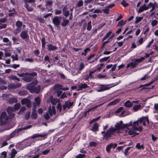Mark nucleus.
Segmentation results:
<instances>
[{
    "mask_svg": "<svg viewBox=\"0 0 158 158\" xmlns=\"http://www.w3.org/2000/svg\"><path fill=\"white\" fill-rule=\"evenodd\" d=\"M9 114V115L10 118H13L15 115V114L12 113V112H9L8 113Z\"/></svg>",
    "mask_w": 158,
    "mask_h": 158,
    "instance_id": "nucleus-63",
    "label": "nucleus"
},
{
    "mask_svg": "<svg viewBox=\"0 0 158 158\" xmlns=\"http://www.w3.org/2000/svg\"><path fill=\"white\" fill-rule=\"evenodd\" d=\"M17 102V99L15 98H10L9 99L8 102L10 104H12Z\"/></svg>",
    "mask_w": 158,
    "mask_h": 158,
    "instance_id": "nucleus-23",
    "label": "nucleus"
},
{
    "mask_svg": "<svg viewBox=\"0 0 158 158\" xmlns=\"http://www.w3.org/2000/svg\"><path fill=\"white\" fill-rule=\"evenodd\" d=\"M55 14L56 15H58L60 14L61 13L62 11L61 10H58L57 9H56L55 10Z\"/></svg>",
    "mask_w": 158,
    "mask_h": 158,
    "instance_id": "nucleus-57",
    "label": "nucleus"
},
{
    "mask_svg": "<svg viewBox=\"0 0 158 158\" xmlns=\"http://www.w3.org/2000/svg\"><path fill=\"white\" fill-rule=\"evenodd\" d=\"M124 106L127 107H130L133 105L132 102H131L129 100H127L125 102L124 105Z\"/></svg>",
    "mask_w": 158,
    "mask_h": 158,
    "instance_id": "nucleus-21",
    "label": "nucleus"
},
{
    "mask_svg": "<svg viewBox=\"0 0 158 158\" xmlns=\"http://www.w3.org/2000/svg\"><path fill=\"white\" fill-rule=\"evenodd\" d=\"M141 106L140 104H139V105H135V106L133 107V109L135 111H136L138 110H139V109H140L141 108Z\"/></svg>",
    "mask_w": 158,
    "mask_h": 158,
    "instance_id": "nucleus-36",
    "label": "nucleus"
},
{
    "mask_svg": "<svg viewBox=\"0 0 158 158\" xmlns=\"http://www.w3.org/2000/svg\"><path fill=\"white\" fill-rule=\"evenodd\" d=\"M102 105V104H100V105H98L96 106H95L94 107H92L91 108L89 109L88 110V111H89V112L91 111H94L96 109H97L98 106H100Z\"/></svg>",
    "mask_w": 158,
    "mask_h": 158,
    "instance_id": "nucleus-40",
    "label": "nucleus"
},
{
    "mask_svg": "<svg viewBox=\"0 0 158 158\" xmlns=\"http://www.w3.org/2000/svg\"><path fill=\"white\" fill-rule=\"evenodd\" d=\"M41 41L42 42V48H44L45 47V45L46 44V42H45V38L44 37H43L42 38L41 40Z\"/></svg>",
    "mask_w": 158,
    "mask_h": 158,
    "instance_id": "nucleus-31",
    "label": "nucleus"
},
{
    "mask_svg": "<svg viewBox=\"0 0 158 158\" xmlns=\"http://www.w3.org/2000/svg\"><path fill=\"white\" fill-rule=\"evenodd\" d=\"M85 156V155L79 154L76 156V158H84Z\"/></svg>",
    "mask_w": 158,
    "mask_h": 158,
    "instance_id": "nucleus-58",
    "label": "nucleus"
},
{
    "mask_svg": "<svg viewBox=\"0 0 158 158\" xmlns=\"http://www.w3.org/2000/svg\"><path fill=\"white\" fill-rule=\"evenodd\" d=\"M0 29H2L3 28H6L7 27V24H2L0 23Z\"/></svg>",
    "mask_w": 158,
    "mask_h": 158,
    "instance_id": "nucleus-61",
    "label": "nucleus"
},
{
    "mask_svg": "<svg viewBox=\"0 0 158 158\" xmlns=\"http://www.w3.org/2000/svg\"><path fill=\"white\" fill-rule=\"evenodd\" d=\"M16 26L17 27V28L15 30V33L17 34L19 33L21 30V27L23 26L22 23L19 21H18L16 22Z\"/></svg>",
    "mask_w": 158,
    "mask_h": 158,
    "instance_id": "nucleus-7",
    "label": "nucleus"
},
{
    "mask_svg": "<svg viewBox=\"0 0 158 158\" xmlns=\"http://www.w3.org/2000/svg\"><path fill=\"white\" fill-rule=\"evenodd\" d=\"M109 9L107 7L102 10V11H103L104 13L107 14H108L109 13Z\"/></svg>",
    "mask_w": 158,
    "mask_h": 158,
    "instance_id": "nucleus-55",
    "label": "nucleus"
},
{
    "mask_svg": "<svg viewBox=\"0 0 158 158\" xmlns=\"http://www.w3.org/2000/svg\"><path fill=\"white\" fill-rule=\"evenodd\" d=\"M37 117V114L36 111H32L31 117L33 119H35Z\"/></svg>",
    "mask_w": 158,
    "mask_h": 158,
    "instance_id": "nucleus-26",
    "label": "nucleus"
},
{
    "mask_svg": "<svg viewBox=\"0 0 158 158\" xmlns=\"http://www.w3.org/2000/svg\"><path fill=\"white\" fill-rule=\"evenodd\" d=\"M20 104L19 103H17L15 105L14 108L15 110H18L20 108Z\"/></svg>",
    "mask_w": 158,
    "mask_h": 158,
    "instance_id": "nucleus-48",
    "label": "nucleus"
},
{
    "mask_svg": "<svg viewBox=\"0 0 158 158\" xmlns=\"http://www.w3.org/2000/svg\"><path fill=\"white\" fill-rule=\"evenodd\" d=\"M47 135V134H45L43 135H40L38 134H34L31 137L32 139H34L35 138L38 137H41L43 138H45Z\"/></svg>",
    "mask_w": 158,
    "mask_h": 158,
    "instance_id": "nucleus-14",
    "label": "nucleus"
},
{
    "mask_svg": "<svg viewBox=\"0 0 158 158\" xmlns=\"http://www.w3.org/2000/svg\"><path fill=\"white\" fill-rule=\"evenodd\" d=\"M38 82L37 80H35L26 86V89L31 93H35L36 94H39L40 90L41 87L39 85L35 86V85H37Z\"/></svg>",
    "mask_w": 158,
    "mask_h": 158,
    "instance_id": "nucleus-1",
    "label": "nucleus"
},
{
    "mask_svg": "<svg viewBox=\"0 0 158 158\" xmlns=\"http://www.w3.org/2000/svg\"><path fill=\"white\" fill-rule=\"evenodd\" d=\"M30 112H27L25 115V118L27 120L29 119L30 117Z\"/></svg>",
    "mask_w": 158,
    "mask_h": 158,
    "instance_id": "nucleus-59",
    "label": "nucleus"
},
{
    "mask_svg": "<svg viewBox=\"0 0 158 158\" xmlns=\"http://www.w3.org/2000/svg\"><path fill=\"white\" fill-rule=\"evenodd\" d=\"M32 126L31 125H28L26 127H24L22 128H19L17 129L14 131L12 133H11L10 135V136L11 138H12L17 135V136H18V132L23 130H26L28 129L31 127Z\"/></svg>",
    "mask_w": 158,
    "mask_h": 158,
    "instance_id": "nucleus-3",
    "label": "nucleus"
},
{
    "mask_svg": "<svg viewBox=\"0 0 158 158\" xmlns=\"http://www.w3.org/2000/svg\"><path fill=\"white\" fill-rule=\"evenodd\" d=\"M97 145L96 143L94 142H91L89 143V146L91 147H95Z\"/></svg>",
    "mask_w": 158,
    "mask_h": 158,
    "instance_id": "nucleus-47",
    "label": "nucleus"
},
{
    "mask_svg": "<svg viewBox=\"0 0 158 158\" xmlns=\"http://www.w3.org/2000/svg\"><path fill=\"white\" fill-rule=\"evenodd\" d=\"M97 77L98 78L100 79L101 78L106 79V76L105 75H102L101 74H98L97 76Z\"/></svg>",
    "mask_w": 158,
    "mask_h": 158,
    "instance_id": "nucleus-42",
    "label": "nucleus"
},
{
    "mask_svg": "<svg viewBox=\"0 0 158 158\" xmlns=\"http://www.w3.org/2000/svg\"><path fill=\"white\" fill-rule=\"evenodd\" d=\"M17 75L19 77H24L23 80L24 81L30 82L34 80V77L36 76L37 74L36 72H33L31 73L26 72L21 74L17 73Z\"/></svg>",
    "mask_w": 158,
    "mask_h": 158,
    "instance_id": "nucleus-2",
    "label": "nucleus"
},
{
    "mask_svg": "<svg viewBox=\"0 0 158 158\" xmlns=\"http://www.w3.org/2000/svg\"><path fill=\"white\" fill-rule=\"evenodd\" d=\"M24 7L26 8L28 11L31 12L33 10V8L29 6V5L27 2V1H26L25 2Z\"/></svg>",
    "mask_w": 158,
    "mask_h": 158,
    "instance_id": "nucleus-20",
    "label": "nucleus"
},
{
    "mask_svg": "<svg viewBox=\"0 0 158 158\" xmlns=\"http://www.w3.org/2000/svg\"><path fill=\"white\" fill-rule=\"evenodd\" d=\"M56 93L57 97H60L62 93V91L61 90H59L58 89L56 91Z\"/></svg>",
    "mask_w": 158,
    "mask_h": 158,
    "instance_id": "nucleus-50",
    "label": "nucleus"
},
{
    "mask_svg": "<svg viewBox=\"0 0 158 158\" xmlns=\"http://www.w3.org/2000/svg\"><path fill=\"white\" fill-rule=\"evenodd\" d=\"M100 86H101V87L100 88V89L98 90L97 91V92H100L109 89L110 88L113 86H114V85H113V86L110 87L105 86V85H100Z\"/></svg>",
    "mask_w": 158,
    "mask_h": 158,
    "instance_id": "nucleus-12",
    "label": "nucleus"
},
{
    "mask_svg": "<svg viewBox=\"0 0 158 158\" xmlns=\"http://www.w3.org/2000/svg\"><path fill=\"white\" fill-rule=\"evenodd\" d=\"M56 108L57 110H59L60 112L61 111L62 109V107L61 104L60 103H59L58 104L56 107Z\"/></svg>",
    "mask_w": 158,
    "mask_h": 158,
    "instance_id": "nucleus-54",
    "label": "nucleus"
},
{
    "mask_svg": "<svg viewBox=\"0 0 158 158\" xmlns=\"http://www.w3.org/2000/svg\"><path fill=\"white\" fill-rule=\"evenodd\" d=\"M79 89H78V90H82V89H85L87 88H88L89 86L85 83L81 84V85H79L78 86Z\"/></svg>",
    "mask_w": 158,
    "mask_h": 158,
    "instance_id": "nucleus-18",
    "label": "nucleus"
},
{
    "mask_svg": "<svg viewBox=\"0 0 158 158\" xmlns=\"http://www.w3.org/2000/svg\"><path fill=\"white\" fill-rule=\"evenodd\" d=\"M88 51H90V48H85L84 50V52H82L81 53V55H84V56H86V54L87 52Z\"/></svg>",
    "mask_w": 158,
    "mask_h": 158,
    "instance_id": "nucleus-37",
    "label": "nucleus"
},
{
    "mask_svg": "<svg viewBox=\"0 0 158 158\" xmlns=\"http://www.w3.org/2000/svg\"><path fill=\"white\" fill-rule=\"evenodd\" d=\"M91 21H89L88 23L87 29L88 31H90L91 30Z\"/></svg>",
    "mask_w": 158,
    "mask_h": 158,
    "instance_id": "nucleus-38",
    "label": "nucleus"
},
{
    "mask_svg": "<svg viewBox=\"0 0 158 158\" xmlns=\"http://www.w3.org/2000/svg\"><path fill=\"white\" fill-rule=\"evenodd\" d=\"M59 18L58 16H55L52 19V22L54 25L57 27H58L60 24V21Z\"/></svg>",
    "mask_w": 158,
    "mask_h": 158,
    "instance_id": "nucleus-8",
    "label": "nucleus"
},
{
    "mask_svg": "<svg viewBox=\"0 0 158 158\" xmlns=\"http://www.w3.org/2000/svg\"><path fill=\"white\" fill-rule=\"evenodd\" d=\"M20 36L23 40L29 39V35L26 31H22L21 32Z\"/></svg>",
    "mask_w": 158,
    "mask_h": 158,
    "instance_id": "nucleus-10",
    "label": "nucleus"
},
{
    "mask_svg": "<svg viewBox=\"0 0 158 158\" xmlns=\"http://www.w3.org/2000/svg\"><path fill=\"white\" fill-rule=\"evenodd\" d=\"M45 6L46 7V9H48V11H51L52 9L51 7V9L48 8V6H52L53 2L52 1L47 0L46 1Z\"/></svg>",
    "mask_w": 158,
    "mask_h": 158,
    "instance_id": "nucleus-16",
    "label": "nucleus"
},
{
    "mask_svg": "<svg viewBox=\"0 0 158 158\" xmlns=\"http://www.w3.org/2000/svg\"><path fill=\"white\" fill-rule=\"evenodd\" d=\"M148 9V6H146V4H144L143 5L141 6L139 8L138 12L139 13H140L144 10H147Z\"/></svg>",
    "mask_w": 158,
    "mask_h": 158,
    "instance_id": "nucleus-13",
    "label": "nucleus"
},
{
    "mask_svg": "<svg viewBox=\"0 0 158 158\" xmlns=\"http://www.w3.org/2000/svg\"><path fill=\"white\" fill-rule=\"evenodd\" d=\"M131 148H132V147H128L125 149L124 152V154L126 156H127V153H128V151H129V150L131 149Z\"/></svg>",
    "mask_w": 158,
    "mask_h": 158,
    "instance_id": "nucleus-53",
    "label": "nucleus"
},
{
    "mask_svg": "<svg viewBox=\"0 0 158 158\" xmlns=\"http://www.w3.org/2000/svg\"><path fill=\"white\" fill-rule=\"evenodd\" d=\"M135 147L139 149H142L143 150L144 149V147L143 145H140V143H137L135 146Z\"/></svg>",
    "mask_w": 158,
    "mask_h": 158,
    "instance_id": "nucleus-30",
    "label": "nucleus"
},
{
    "mask_svg": "<svg viewBox=\"0 0 158 158\" xmlns=\"http://www.w3.org/2000/svg\"><path fill=\"white\" fill-rule=\"evenodd\" d=\"M110 57V56L104 57L100 59L99 60V62H103V61H105L108 60Z\"/></svg>",
    "mask_w": 158,
    "mask_h": 158,
    "instance_id": "nucleus-43",
    "label": "nucleus"
},
{
    "mask_svg": "<svg viewBox=\"0 0 158 158\" xmlns=\"http://www.w3.org/2000/svg\"><path fill=\"white\" fill-rule=\"evenodd\" d=\"M83 1L82 0H79L78 2L77 3L76 6V7H81L83 6Z\"/></svg>",
    "mask_w": 158,
    "mask_h": 158,
    "instance_id": "nucleus-27",
    "label": "nucleus"
},
{
    "mask_svg": "<svg viewBox=\"0 0 158 158\" xmlns=\"http://www.w3.org/2000/svg\"><path fill=\"white\" fill-rule=\"evenodd\" d=\"M36 20L37 21H38L40 23H44V20L42 18H36Z\"/></svg>",
    "mask_w": 158,
    "mask_h": 158,
    "instance_id": "nucleus-52",
    "label": "nucleus"
},
{
    "mask_svg": "<svg viewBox=\"0 0 158 158\" xmlns=\"http://www.w3.org/2000/svg\"><path fill=\"white\" fill-rule=\"evenodd\" d=\"M151 6L152 9L150 10V12L152 11L155 9V6L151 2H150L149 3L148 5V8H149V7Z\"/></svg>",
    "mask_w": 158,
    "mask_h": 158,
    "instance_id": "nucleus-33",
    "label": "nucleus"
},
{
    "mask_svg": "<svg viewBox=\"0 0 158 158\" xmlns=\"http://www.w3.org/2000/svg\"><path fill=\"white\" fill-rule=\"evenodd\" d=\"M129 130V131H128V134L129 135H132L133 134L134 135H133V136L136 135H138L139 134V133H137L136 132H135V131H132L131 129H128Z\"/></svg>",
    "mask_w": 158,
    "mask_h": 158,
    "instance_id": "nucleus-22",
    "label": "nucleus"
},
{
    "mask_svg": "<svg viewBox=\"0 0 158 158\" xmlns=\"http://www.w3.org/2000/svg\"><path fill=\"white\" fill-rule=\"evenodd\" d=\"M7 157V153L6 152H2L0 158H6Z\"/></svg>",
    "mask_w": 158,
    "mask_h": 158,
    "instance_id": "nucleus-39",
    "label": "nucleus"
},
{
    "mask_svg": "<svg viewBox=\"0 0 158 158\" xmlns=\"http://www.w3.org/2000/svg\"><path fill=\"white\" fill-rule=\"evenodd\" d=\"M100 116H98L96 118L93 119L89 122V123L90 124H91L95 122L98 120L100 118Z\"/></svg>",
    "mask_w": 158,
    "mask_h": 158,
    "instance_id": "nucleus-49",
    "label": "nucleus"
},
{
    "mask_svg": "<svg viewBox=\"0 0 158 158\" xmlns=\"http://www.w3.org/2000/svg\"><path fill=\"white\" fill-rule=\"evenodd\" d=\"M126 20L123 21V20H122L118 22L116 26L120 27L126 24Z\"/></svg>",
    "mask_w": 158,
    "mask_h": 158,
    "instance_id": "nucleus-24",
    "label": "nucleus"
},
{
    "mask_svg": "<svg viewBox=\"0 0 158 158\" xmlns=\"http://www.w3.org/2000/svg\"><path fill=\"white\" fill-rule=\"evenodd\" d=\"M48 47V50L49 51H54L56 50L57 49V47L56 46H53L51 44H48L47 45Z\"/></svg>",
    "mask_w": 158,
    "mask_h": 158,
    "instance_id": "nucleus-15",
    "label": "nucleus"
},
{
    "mask_svg": "<svg viewBox=\"0 0 158 158\" xmlns=\"http://www.w3.org/2000/svg\"><path fill=\"white\" fill-rule=\"evenodd\" d=\"M26 108L25 107L23 106L21 107L19 111L18 112V114L21 113V114H22L25 110H26Z\"/></svg>",
    "mask_w": 158,
    "mask_h": 158,
    "instance_id": "nucleus-44",
    "label": "nucleus"
},
{
    "mask_svg": "<svg viewBox=\"0 0 158 158\" xmlns=\"http://www.w3.org/2000/svg\"><path fill=\"white\" fill-rule=\"evenodd\" d=\"M63 12L64 16L66 17H68L69 15V10H66Z\"/></svg>",
    "mask_w": 158,
    "mask_h": 158,
    "instance_id": "nucleus-62",
    "label": "nucleus"
},
{
    "mask_svg": "<svg viewBox=\"0 0 158 158\" xmlns=\"http://www.w3.org/2000/svg\"><path fill=\"white\" fill-rule=\"evenodd\" d=\"M69 23V21L68 19L64 18L62 20V22L61 23V25L63 27H65Z\"/></svg>",
    "mask_w": 158,
    "mask_h": 158,
    "instance_id": "nucleus-19",
    "label": "nucleus"
},
{
    "mask_svg": "<svg viewBox=\"0 0 158 158\" xmlns=\"http://www.w3.org/2000/svg\"><path fill=\"white\" fill-rule=\"evenodd\" d=\"M98 130V124L97 123H95L93 126L91 131L93 132H96Z\"/></svg>",
    "mask_w": 158,
    "mask_h": 158,
    "instance_id": "nucleus-17",
    "label": "nucleus"
},
{
    "mask_svg": "<svg viewBox=\"0 0 158 158\" xmlns=\"http://www.w3.org/2000/svg\"><path fill=\"white\" fill-rule=\"evenodd\" d=\"M79 70L80 71H81L84 67V63L83 62H81L80 64L79 65Z\"/></svg>",
    "mask_w": 158,
    "mask_h": 158,
    "instance_id": "nucleus-46",
    "label": "nucleus"
},
{
    "mask_svg": "<svg viewBox=\"0 0 158 158\" xmlns=\"http://www.w3.org/2000/svg\"><path fill=\"white\" fill-rule=\"evenodd\" d=\"M28 92L26 90H23L19 92V94L20 95L24 96L27 94Z\"/></svg>",
    "mask_w": 158,
    "mask_h": 158,
    "instance_id": "nucleus-35",
    "label": "nucleus"
},
{
    "mask_svg": "<svg viewBox=\"0 0 158 158\" xmlns=\"http://www.w3.org/2000/svg\"><path fill=\"white\" fill-rule=\"evenodd\" d=\"M114 133V129L109 128L107 131L103 135V139L107 140L108 139L112 137V136Z\"/></svg>",
    "mask_w": 158,
    "mask_h": 158,
    "instance_id": "nucleus-5",
    "label": "nucleus"
},
{
    "mask_svg": "<svg viewBox=\"0 0 158 158\" xmlns=\"http://www.w3.org/2000/svg\"><path fill=\"white\" fill-rule=\"evenodd\" d=\"M73 102H71L70 101H67L64 103V105L63 106V109L64 110H65L67 108L69 109L71 106H73Z\"/></svg>",
    "mask_w": 158,
    "mask_h": 158,
    "instance_id": "nucleus-9",
    "label": "nucleus"
},
{
    "mask_svg": "<svg viewBox=\"0 0 158 158\" xmlns=\"http://www.w3.org/2000/svg\"><path fill=\"white\" fill-rule=\"evenodd\" d=\"M121 4L124 7H127L129 5V4L128 3H127L124 0H123L122 2L121 3Z\"/></svg>",
    "mask_w": 158,
    "mask_h": 158,
    "instance_id": "nucleus-45",
    "label": "nucleus"
},
{
    "mask_svg": "<svg viewBox=\"0 0 158 158\" xmlns=\"http://www.w3.org/2000/svg\"><path fill=\"white\" fill-rule=\"evenodd\" d=\"M50 149H47L45 150H44V151H43L40 154H42L43 155H46L50 151Z\"/></svg>",
    "mask_w": 158,
    "mask_h": 158,
    "instance_id": "nucleus-51",
    "label": "nucleus"
},
{
    "mask_svg": "<svg viewBox=\"0 0 158 158\" xmlns=\"http://www.w3.org/2000/svg\"><path fill=\"white\" fill-rule=\"evenodd\" d=\"M35 101L37 105H39L40 104V98L39 97H36L35 98Z\"/></svg>",
    "mask_w": 158,
    "mask_h": 158,
    "instance_id": "nucleus-56",
    "label": "nucleus"
},
{
    "mask_svg": "<svg viewBox=\"0 0 158 158\" xmlns=\"http://www.w3.org/2000/svg\"><path fill=\"white\" fill-rule=\"evenodd\" d=\"M115 128H110L111 129H114V132L116 130H117L123 129L124 128H126L127 129V127H123V126H122L120 124L118 123H117V124L115 125Z\"/></svg>",
    "mask_w": 158,
    "mask_h": 158,
    "instance_id": "nucleus-11",
    "label": "nucleus"
},
{
    "mask_svg": "<svg viewBox=\"0 0 158 158\" xmlns=\"http://www.w3.org/2000/svg\"><path fill=\"white\" fill-rule=\"evenodd\" d=\"M120 101V99L119 98L116 99L114 101L110 102L108 104L109 105H114L118 103Z\"/></svg>",
    "mask_w": 158,
    "mask_h": 158,
    "instance_id": "nucleus-25",
    "label": "nucleus"
},
{
    "mask_svg": "<svg viewBox=\"0 0 158 158\" xmlns=\"http://www.w3.org/2000/svg\"><path fill=\"white\" fill-rule=\"evenodd\" d=\"M139 126V122L137 121L133 122L132 121H130L129 123L123 124V127H127V129H129L128 127L131 126Z\"/></svg>",
    "mask_w": 158,
    "mask_h": 158,
    "instance_id": "nucleus-6",
    "label": "nucleus"
},
{
    "mask_svg": "<svg viewBox=\"0 0 158 158\" xmlns=\"http://www.w3.org/2000/svg\"><path fill=\"white\" fill-rule=\"evenodd\" d=\"M7 67H10L11 68H13L14 69H16L17 68L19 67H20V65L19 64H14L12 65H7Z\"/></svg>",
    "mask_w": 158,
    "mask_h": 158,
    "instance_id": "nucleus-32",
    "label": "nucleus"
},
{
    "mask_svg": "<svg viewBox=\"0 0 158 158\" xmlns=\"http://www.w3.org/2000/svg\"><path fill=\"white\" fill-rule=\"evenodd\" d=\"M30 100L27 98H25L22 99L21 101V104L23 105L26 104Z\"/></svg>",
    "mask_w": 158,
    "mask_h": 158,
    "instance_id": "nucleus-28",
    "label": "nucleus"
},
{
    "mask_svg": "<svg viewBox=\"0 0 158 158\" xmlns=\"http://www.w3.org/2000/svg\"><path fill=\"white\" fill-rule=\"evenodd\" d=\"M11 57L12 58L13 61L15 60H19V58L18 56V54H16L15 56L14 55H12L11 56Z\"/></svg>",
    "mask_w": 158,
    "mask_h": 158,
    "instance_id": "nucleus-41",
    "label": "nucleus"
},
{
    "mask_svg": "<svg viewBox=\"0 0 158 158\" xmlns=\"http://www.w3.org/2000/svg\"><path fill=\"white\" fill-rule=\"evenodd\" d=\"M113 144L111 143L110 144L107 145L106 148V151L108 152H109L111 148L113 147Z\"/></svg>",
    "mask_w": 158,
    "mask_h": 158,
    "instance_id": "nucleus-29",
    "label": "nucleus"
},
{
    "mask_svg": "<svg viewBox=\"0 0 158 158\" xmlns=\"http://www.w3.org/2000/svg\"><path fill=\"white\" fill-rule=\"evenodd\" d=\"M8 119V117L5 112H3L1 114L0 117V124L2 126L6 123V121Z\"/></svg>",
    "mask_w": 158,
    "mask_h": 158,
    "instance_id": "nucleus-4",
    "label": "nucleus"
},
{
    "mask_svg": "<svg viewBox=\"0 0 158 158\" xmlns=\"http://www.w3.org/2000/svg\"><path fill=\"white\" fill-rule=\"evenodd\" d=\"M123 107H121L119 108L115 111V113L117 114L119 113H120L122 110H123Z\"/></svg>",
    "mask_w": 158,
    "mask_h": 158,
    "instance_id": "nucleus-64",
    "label": "nucleus"
},
{
    "mask_svg": "<svg viewBox=\"0 0 158 158\" xmlns=\"http://www.w3.org/2000/svg\"><path fill=\"white\" fill-rule=\"evenodd\" d=\"M143 17H139L138 16H137L135 18V19H136V20L135 22V23H139L140 21H141L142 19H143Z\"/></svg>",
    "mask_w": 158,
    "mask_h": 158,
    "instance_id": "nucleus-34",
    "label": "nucleus"
},
{
    "mask_svg": "<svg viewBox=\"0 0 158 158\" xmlns=\"http://www.w3.org/2000/svg\"><path fill=\"white\" fill-rule=\"evenodd\" d=\"M67 97V95L65 92H64L62 94L61 96L60 97V99H63L64 98Z\"/></svg>",
    "mask_w": 158,
    "mask_h": 158,
    "instance_id": "nucleus-60",
    "label": "nucleus"
}]
</instances>
